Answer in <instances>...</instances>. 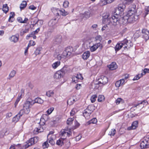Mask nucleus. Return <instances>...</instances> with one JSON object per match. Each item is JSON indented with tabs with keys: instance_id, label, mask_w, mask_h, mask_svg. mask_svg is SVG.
<instances>
[{
	"instance_id": "obj_1",
	"label": "nucleus",
	"mask_w": 149,
	"mask_h": 149,
	"mask_svg": "<svg viewBox=\"0 0 149 149\" xmlns=\"http://www.w3.org/2000/svg\"><path fill=\"white\" fill-rule=\"evenodd\" d=\"M111 19L113 22V25L115 26L118 24L125 25L127 22L134 23L138 19V16L132 15L129 16H121L119 15H117L113 16Z\"/></svg>"
},
{
	"instance_id": "obj_2",
	"label": "nucleus",
	"mask_w": 149,
	"mask_h": 149,
	"mask_svg": "<svg viewBox=\"0 0 149 149\" xmlns=\"http://www.w3.org/2000/svg\"><path fill=\"white\" fill-rule=\"evenodd\" d=\"M125 8V5L123 4H120L115 9V11L114 12L113 15H112L111 16L108 15V14L107 15L103 17L102 20L103 23H107L108 24L111 23L113 25V22L111 20L112 17L115 15L116 13L117 15H119L121 16L123 15V12Z\"/></svg>"
},
{
	"instance_id": "obj_3",
	"label": "nucleus",
	"mask_w": 149,
	"mask_h": 149,
	"mask_svg": "<svg viewBox=\"0 0 149 149\" xmlns=\"http://www.w3.org/2000/svg\"><path fill=\"white\" fill-rule=\"evenodd\" d=\"M45 116H43L42 118H41L40 120V122L39 123L40 124V126L36 128L33 131V133L34 134H37L38 133L43 131L45 129L46 126L45 125V123L44 122L43 120H45L44 118Z\"/></svg>"
},
{
	"instance_id": "obj_4",
	"label": "nucleus",
	"mask_w": 149,
	"mask_h": 149,
	"mask_svg": "<svg viewBox=\"0 0 149 149\" xmlns=\"http://www.w3.org/2000/svg\"><path fill=\"white\" fill-rule=\"evenodd\" d=\"M32 105V102L26 101L24 105L23 109L19 111L20 113L22 114V115L24 113L26 114H28L30 111V108Z\"/></svg>"
},
{
	"instance_id": "obj_5",
	"label": "nucleus",
	"mask_w": 149,
	"mask_h": 149,
	"mask_svg": "<svg viewBox=\"0 0 149 149\" xmlns=\"http://www.w3.org/2000/svg\"><path fill=\"white\" fill-rule=\"evenodd\" d=\"M72 134V132L70 129L67 128L62 130L60 132L61 137L64 139H65L67 136H70Z\"/></svg>"
},
{
	"instance_id": "obj_6",
	"label": "nucleus",
	"mask_w": 149,
	"mask_h": 149,
	"mask_svg": "<svg viewBox=\"0 0 149 149\" xmlns=\"http://www.w3.org/2000/svg\"><path fill=\"white\" fill-rule=\"evenodd\" d=\"M70 48H67L65 50L63 51L61 55H58L57 56V58L58 60H61L62 58L69 57L72 54L71 50H69Z\"/></svg>"
},
{
	"instance_id": "obj_7",
	"label": "nucleus",
	"mask_w": 149,
	"mask_h": 149,
	"mask_svg": "<svg viewBox=\"0 0 149 149\" xmlns=\"http://www.w3.org/2000/svg\"><path fill=\"white\" fill-rule=\"evenodd\" d=\"M93 107L92 106H89L86 109L84 110L83 114L86 118L87 119L89 118L90 115L93 111V109H91V108Z\"/></svg>"
},
{
	"instance_id": "obj_8",
	"label": "nucleus",
	"mask_w": 149,
	"mask_h": 149,
	"mask_svg": "<svg viewBox=\"0 0 149 149\" xmlns=\"http://www.w3.org/2000/svg\"><path fill=\"white\" fill-rule=\"evenodd\" d=\"M38 139L37 138L35 137L31 138L29 140L25 145V147L26 148H27L30 146L34 144L37 141Z\"/></svg>"
},
{
	"instance_id": "obj_9",
	"label": "nucleus",
	"mask_w": 149,
	"mask_h": 149,
	"mask_svg": "<svg viewBox=\"0 0 149 149\" xmlns=\"http://www.w3.org/2000/svg\"><path fill=\"white\" fill-rule=\"evenodd\" d=\"M122 41L123 46H124V49H128L132 46L133 45L132 43L131 40H128L127 39H125Z\"/></svg>"
},
{
	"instance_id": "obj_10",
	"label": "nucleus",
	"mask_w": 149,
	"mask_h": 149,
	"mask_svg": "<svg viewBox=\"0 0 149 149\" xmlns=\"http://www.w3.org/2000/svg\"><path fill=\"white\" fill-rule=\"evenodd\" d=\"M99 47L100 49H101L102 48V44L100 42L95 43L91 46L90 48V50L91 52H93L96 51Z\"/></svg>"
},
{
	"instance_id": "obj_11",
	"label": "nucleus",
	"mask_w": 149,
	"mask_h": 149,
	"mask_svg": "<svg viewBox=\"0 0 149 149\" xmlns=\"http://www.w3.org/2000/svg\"><path fill=\"white\" fill-rule=\"evenodd\" d=\"M136 6L134 4H133L131 7H130L128 13L125 16H131L133 15H135L134 14L136 12Z\"/></svg>"
},
{
	"instance_id": "obj_12",
	"label": "nucleus",
	"mask_w": 149,
	"mask_h": 149,
	"mask_svg": "<svg viewBox=\"0 0 149 149\" xmlns=\"http://www.w3.org/2000/svg\"><path fill=\"white\" fill-rule=\"evenodd\" d=\"M142 36L146 41L149 39V31L146 29H143L142 30Z\"/></svg>"
},
{
	"instance_id": "obj_13",
	"label": "nucleus",
	"mask_w": 149,
	"mask_h": 149,
	"mask_svg": "<svg viewBox=\"0 0 149 149\" xmlns=\"http://www.w3.org/2000/svg\"><path fill=\"white\" fill-rule=\"evenodd\" d=\"M57 22V21L56 18L51 19L49 22L48 25L53 29L56 28V26L55 25Z\"/></svg>"
},
{
	"instance_id": "obj_14",
	"label": "nucleus",
	"mask_w": 149,
	"mask_h": 149,
	"mask_svg": "<svg viewBox=\"0 0 149 149\" xmlns=\"http://www.w3.org/2000/svg\"><path fill=\"white\" fill-rule=\"evenodd\" d=\"M99 83L104 85L108 82V79L105 76H102L98 80Z\"/></svg>"
},
{
	"instance_id": "obj_15",
	"label": "nucleus",
	"mask_w": 149,
	"mask_h": 149,
	"mask_svg": "<svg viewBox=\"0 0 149 149\" xmlns=\"http://www.w3.org/2000/svg\"><path fill=\"white\" fill-rule=\"evenodd\" d=\"M148 141L146 139H145L140 144V147L141 148L143 149L148 148L149 145L148 144Z\"/></svg>"
},
{
	"instance_id": "obj_16",
	"label": "nucleus",
	"mask_w": 149,
	"mask_h": 149,
	"mask_svg": "<svg viewBox=\"0 0 149 149\" xmlns=\"http://www.w3.org/2000/svg\"><path fill=\"white\" fill-rule=\"evenodd\" d=\"M138 122L137 121H134L132 124L131 126L127 128L128 130H134L136 128L138 125Z\"/></svg>"
},
{
	"instance_id": "obj_17",
	"label": "nucleus",
	"mask_w": 149,
	"mask_h": 149,
	"mask_svg": "<svg viewBox=\"0 0 149 149\" xmlns=\"http://www.w3.org/2000/svg\"><path fill=\"white\" fill-rule=\"evenodd\" d=\"M19 39V36H17L15 35H13L9 38L10 40L14 43L17 42L18 41Z\"/></svg>"
},
{
	"instance_id": "obj_18",
	"label": "nucleus",
	"mask_w": 149,
	"mask_h": 149,
	"mask_svg": "<svg viewBox=\"0 0 149 149\" xmlns=\"http://www.w3.org/2000/svg\"><path fill=\"white\" fill-rule=\"evenodd\" d=\"M123 46V44L122 41L120 42H118L117 43L115 47V50L116 52L119 50Z\"/></svg>"
},
{
	"instance_id": "obj_19",
	"label": "nucleus",
	"mask_w": 149,
	"mask_h": 149,
	"mask_svg": "<svg viewBox=\"0 0 149 149\" xmlns=\"http://www.w3.org/2000/svg\"><path fill=\"white\" fill-rule=\"evenodd\" d=\"M108 67L110 70H113L117 68V66L115 62H113L110 65H108Z\"/></svg>"
},
{
	"instance_id": "obj_20",
	"label": "nucleus",
	"mask_w": 149,
	"mask_h": 149,
	"mask_svg": "<svg viewBox=\"0 0 149 149\" xmlns=\"http://www.w3.org/2000/svg\"><path fill=\"white\" fill-rule=\"evenodd\" d=\"M22 116V114H21L19 112L18 114L16 115L12 119V121L13 122L16 123L17 122L19 119H20V117Z\"/></svg>"
},
{
	"instance_id": "obj_21",
	"label": "nucleus",
	"mask_w": 149,
	"mask_h": 149,
	"mask_svg": "<svg viewBox=\"0 0 149 149\" xmlns=\"http://www.w3.org/2000/svg\"><path fill=\"white\" fill-rule=\"evenodd\" d=\"M63 76V74H61V72L58 71L55 73L54 75V77L56 79H58L62 77Z\"/></svg>"
},
{
	"instance_id": "obj_22",
	"label": "nucleus",
	"mask_w": 149,
	"mask_h": 149,
	"mask_svg": "<svg viewBox=\"0 0 149 149\" xmlns=\"http://www.w3.org/2000/svg\"><path fill=\"white\" fill-rule=\"evenodd\" d=\"M90 52L89 51L85 52L82 55V57L84 60L87 59L90 56Z\"/></svg>"
},
{
	"instance_id": "obj_23",
	"label": "nucleus",
	"mask_w": 149,
	"mask_h": 149,
	"mask_svg": "<svg viewBox=\"0 0 149 149\" xmlns=\"http://www.w3.org/2000/svg\"><path fill=\"white\" fill-rule=\"evenodd\" d=\"M55 137L54 135H52L50 137V138H47L49 140V143L51 144L52 145H54L55 143V142L54 140V138Z\"/></svg>"
},
{
	"instance_id": "obj_24",
	"label": "nucleus",
	"mask_w": 149,
	"mask_h": 149,
	"mask_svg": "<svg viewBox=\"0 0 149 149\" xmlns=\"http://www.w3.org/2000/svg\"><path fill=\"white\" fill-rule=\"evenodd\" d=\"M58 11L60 14L63 16H66L69 14L68 12L65 11V10L63 8H62L59 10H58Z\"/></svg>"
},
{
	"instance_id": "obj_25",
	"label": "nucleus",
	"mask_w": 149,
	"mask_h": 149,
	"mask_svg": "<svg viewBox=\"0 0 149 149\" xmlns=\"http://www.w3.org/2000/svg\"><path fill=\"white\" fill-rule=\"evenodd\" d=\"M43 102V100L41 98L39 97H38L36 98L34 100V102H32V105L35 103H36L40 104L42 103Z\"/></svg>"
},
{
	"instance_id": "obj_26",
	"label": "nucleus",
	"mask_w": 149,
	"mask_h": 149,
	"mask_svg": "<svg viewBox=\"0 0 149 149\" xmlns=\"http://www.w3.org/2000/svg\"><path fill=\"white\" fill-rule=\"evenodd\" d=\"M68 71V70L67 67L66 66H64L59 71H60L61 74H63V76L64 74L67 72Z\"/></svg>"
},
{
	"instance_id": "obj_27",
	"label": "nucleus",
	"mask_w": 149,
	"mask_h": 149,
	"mask_svg": "<svg viewBox=\"0 0 149 149\" xmlns=\"http://www.w3.org/2000/svg\"><path fill=\"white\" fill-rule=\"evenodd\" d=\"M64 140L61 137L60 139L57 141L56 144L59 146H62L63 144V141Z\"/></svg>"
},
{
	"instance_id": "obj_28",
	"label": "nucleus",
	"mask_w": 149,
	"mask_h": 149,
	"mask_svg": "<svg viewBox=\"0 0 149 149\" xmlns=\"http://www.w3.org/2000/svg\"><path fill=\"white\" fill-rule=\"evenodd\" d=\"M60 61H58L53 63L52 65V68L54 69H56L60 65Z\"/></svg>"
},
{
	"instance_id": "obj_29",
	"label": "nucleus",
	"mask_w": 149,
	"mask_h": 149,
	"mask_svg": "<svg viewBox=\"0 0 149 149\" xmlns=\"http://www.w3.org/2000/svg\"><path fill=\"white\" fill-rule=\"evenodd\" d=\"M7 4H3V6L2 10L5 13H6L8 10V7Z\"/></svg>"
},
{
	"instance_id": "obj_30",
	"label": "nucleus",
	"mask_w": 149,
	"mask_h": 149,
	"mask_svg": "<svg viewBox=\"0 0 149 149\" xmlns=\"http://www.w3.org/2000/svg\"><path fill=\"white\" fill-rule=\"evenodd\" d=\"M54 94V91L52 90H49L46 92V95L48 97H52Z\"/></svg>"
},
{
	"instance_id": "obj_31",
	"label": "nucleus",
	"mask_w": 149,
	"mask_h": 149,
	"mask_svg": "<svg viewBox=\"0 0 149 149\" xmlns=\"http://www.w3.org/2000/svg\"><path fill=\"white\" fill-rule=\"evenodd\" d=\"M99 4L100 6H103L108 3L107 0H100Z\"/></svg>"
},
{
	"instance_id": "obj_32",
	"label": "nucleus",
	"mask_w": 149,
	"mask_h": 149,
	"mask_svg": "<svg viewBox=\"0 0 149 149\" xmlns=\"http://www.w3.org/2000/svg\"><path fill=\"white\" fill-rule=\"evenodd\" d=\"M27 3L25 1H24L21 3L20 6V8L21 10L23 9L26 6Z\"/></svg>"
},
{
	"instance_id": "obj_33",
	"label": "nucleus",
	"mask_w": 149,
	"mask_h": 149,
	"mask_svg": "<svg viewBox=\"0 0 149 149\" xmlns=\"http://www.w3.org/2000/svg\"><path fill=\"white\" fill-rule=\"evenodd\" d=\"M75 102V99L73 98H70L68 100L67 102L68 104L69 103L70 105H71Z\"/></svg>"
},
{
	"instance_id": "obj_34",
	"label": "nucleus",
	"mask_w": 149,
	"mask_h": 149,
	"mask_svg": "<svg viewBox=\"0 0 149 149\" xmlns=\"http://www.w3.org/2000/svg\"><path fill=\"white\" fill-rule=\"evenodd\" d=\"M42 50V48L41 47H38L35 51L34 53L36 55L40 54V51Z\"/></svg>"
},
{
	"instance_id": "obj_35",
	"label": "nucleus",
	"mask_w": 149,
	"mask_h": 149,
	"mask_svg": "<svg viewBox=\"0 0 149 149\" xmlns=\"http://www.w3.org/2000/svg\"><path fill=\"white\" fill-rule=\"evenodd\" d=\"M143 75V73H141V74H139L134 77L133 80H137L142 77Z\"/></svg>"
},
{
	"instance_id": "obj_36",
	"label": "nucleus",
	"mask_w": 149,
	"mask_h": 149,
	"mask_svg": "<svg viewBox=\"0 0 149 149\" xmlns=\"http://www.w3.org/2000/svg\"><path fill=\"white\" fill-rule=\"evenodd\" d=\"M84 16L86 18L89 17L90 16V12L89 11L85 12L84 14Z\"/></svg>"
},
{
	"instance_id": "obj_37",
	"label": "nucleus",
	"mask_w": 149,
	"mask_h": 149,
	"mask_svg": "<svg viewBox=\"0 0 149 149\" xmlns=\"http://www.w3.org/2000/svg\"><path fill=\"white\" fill-rule=\"evenodd\" d=\"M97 97V96L96 95H93L91 98L90 100L92 103L94 102Z\"/></svg>"
},
{
	"instance_id": "obj_38",
	"label": "nucleus",
	"mask_w": 149,
	"mask_h": 149,
	"mask_svg": "<svg viewBox=\"0 0 149 149\" xmlns=\"http://www.w3.org/2000/svg\"><path fill=\"white\" fill-rule=\"evenodd\" d=\"M124 100L121 98H118L116 100V103L117 104H118L120 102L123 103L124 102Z\"/></svg>"
},
{
	"instance_id": "obj_39",
	"label": "nucleus",
	"mask_w": 149,
	"mask_h": 149,
	"mask_svg": "<svg viewBox=\"0 0 149 149\" xmlns=\"http://www.w3.org/2000/svg\"><path fill=\"white\" fill-rule=\"evenodd\" d=\"M104 97L103 95H99L98 96V101L99 102H101L104 100Z\"/></svg>"
},
{
	"instance_id": "obj_40",
	"label": "nucleus",
	"mask_w": 149,
	"mask_h": 149,
	"mask_svg": "<svg viewBox=\"0 0 149 149\" xmlns=\"http://www.w3.org/2000/svg\"><path fill=\"white\" fill-rule=\"evenodd\" d=\"M97 122V119L95 118H94L90 120L89 121L88 123L89 124L91 123L95 124Z\"/></svg>"
},
{
	"instance_id": "obj_41",
	"label": "nucleus",
	"mask_w": 149,
	"mask_h": 149,
	"mask_svg": "<svg viewBox=\"0 0 149 149\" xmlns=\"http://www.w3.org/2000/svg\"><path fill=\"white\" fill-rule=\"evenodd\" d=\"M102 40L101 36L100 35H98L96 36L95 38V40L96 41H99L100 43V41Z\"/></svg>"
},
{
	"instance_id": "obj_42",
	"label": "nucleus",
	"mask_w": 149,
	"mask_h": 149,
	"mask_svg": "<svg viewBox=\"0 0 149 149\" xmlns=\"http://www.w3.org/2000/svg\"><path fill=\"white\" fill-rule=\"evenodd\" d=\"M21 95H20L19 96H18L15 103V107H16L18 102H19L20 100L22 98Z\"/></svg>"
},
{
	"instance_id": "obj_43",
	"label": "nucleus",
	"mask_w": 149,
	"mask_h": 149,
	"mask_svg": "<svg viewBox=\"0 0 149 149\" xmlns=\"http://www.w3.org/2000/svg\"><path fill=\"white\" fill-rule=\"evenodd\" d=\"M116 130L115 129H112L111 131L109 133V134L111 136H113L116 134Z\"/></svg>"
},
{
	"instance_id": "obj_44",
	"label": "nucleus",
	"mask_w": 149,
	"mask_h": 149,
	"mask_svg": "<svg viewBox=\"0 0 149 149\" xmlns=\"http://www.w3.org/2000/svg\"><path fill=\"white\" fill-rule=\"evenodd\" d=\"M74 120V118H69L67 120V123L68 125H70L72 123V121Z\"/></svg>"
},
{
	"instance_id": "obj_45",
	"label": "nucleus",
	"mask_w": 149,
	"mask_h": 149,
	"mask_svg": "<svg viewBox=\"0 0 149 149\" xmlns=\"http://www.w3.org/2000/svg\"><path fill=\"white\" fill-rule=\"evenodd\" d=\"M16 74V72L15 70L11 71L9 74V76L11 78L13 77Z\"/></svg>"
},
{
	"instance_id": "obj_46",
	"label": "nucleus",
	"mask_w": 149,
	"mask_h": 149,
	"mask_svg": "<svg viewBox=\"0 0 149 149\" xmlns=\"http://www.w3.org/2000/svg\"><path fill=\"white\" fill-rule=\"evenodd\" d=\"M69 4V3L68 1H66L64 2L63 6L64 7L66 8L68 7Z\"/></svg>"
},
{
	"instance_id": "obj_47",
	"label": "nucleus",
	"mask_w": 149,
	"mask_h": 149,
	"mask_svg": "<svg viewBox=\"0 0 149 149\" xmlns=\"http://www.w3.org/2000/svg\"><path fill=\"white\" fill-rule=\"evenodd\" d=\"M72 81L76 83L78 82V79L76 76L72 77Z\"/></svg>"
},
{
	"instance_id": "obj_48",
	"label": "nucleus",
	"mask_w": 149,
	"mask_h": 149,
	"mask_svg": "<svg viewBox=\"0 0 149 149\" xmlns=\"http://www.w3.org/2000/svg\"><path fill=\"white\" fill-rule=\"evenodd\" d=\"M115 85L116 87H119L120 86H122L121 84V82H120L119 80L118 81L115 83Z\"/></svg>"
},
{
	"instance_id": "obj_49",
	"label": "nucleus",
	"mask_w": 149,
	"mask_h": 149,
	"mask_svg": "<svg viewBox=\"0 0 149 149\" xmlns=\"http://www.w3.org/2000/svg\"><path fill=\"white\" fill-rule=\"evenodd\" d=\"M55 40L58 43H60L61 41V36H59L58 38H56Z\"/></svg>"
},
{
	"instance_id": "obj_50",
	"label": "nucleus",
	"mask_w": 149,
	"mask_h": 149,
	"mask_svg": "<svg viewBox=\"0 0 149 149\" xmlns=\"http://www.w3.org/2000/svg\"><path fill=\"white\" fill-rule=\"evenodd\" d=\"M100 83H99V81L98 83L95 84H94L95 88V89H98L99 86H100Z\"/></svg>"
},
{
	"instance_id": "obj_51",
	"label": "nucleus",
	"mask_w": 149,
	"mask_h": 149,
	"mask_svg": "<svg viewBox=\"0 0 149 149\" xmlns=\"http://www.w3.org/2000/svg\"><path fill=\"white\" fill-rule=\"evenodd\" d=\"M35 44L36 43L34 41L31 40L29 41L28 44L31 46H34L35 45Z\"/></svg>"
},
{
	"instance_id": "obj_52",
	"label": "nucleus",
	"mask_w": 149,
	"mask_h": 149,
	"mask_svg": "<svg viewBox=\"0 0 149 149\" xmlns=\"http://www.w3.org/2000/svg\"><path fill=\"white\" fill-rule=\"evenodd\" d=\"M76 76L77 77L78 79H80L81 80H82L83 79V77L81 74H77Z\"/></svg>"
},
{
	"instance_id": "obj_53",
	"label": "nucleus",
	"mask_w": 149,
	"mask_h": 149,
	"mask_svg": "<svg viewBox=\"0 0 149 149\" xmlns=\"http://www.w3.org/2000/svg\"><path fill=\"white\" fill-rule=\"evenodd\" d=\"M54 108H51L50 109H49L47 111V113L49 114H50L52 112Z\"/></svg>"
},
{
	"instance_id": "obj_54",
	"label": "nucleus",
	"mask_w": 149,
	"mask_h": 149,
	"mask_svg": "<svg viewBox=\"0 0 149 149\" xmlns=\"http://www.w3.org/2000/svg\"><path fill=\"white\" fill-rule=\"evenodd\" d=\"M36 7L34 6L33 5H31L29 7V9H31L32 10H34L36 9Z\"/></svg>"
},
{
	"instance_id": "obj_55",
	"label": "nucleus",
	"mask_w": 149,
	"mask_h": 149,
	"mask_svg": "<svg viewBox=\"0 0 149 149\" xmlns=\"http://www.w3.org/2000/svg\"><path fill=\"white\" fill-rule=\"evenodd\" d=\"M48 145L47 142L46 141L43 143L42 146L44 148H45L48 147Z\"/></svg>"
},
{
	"instance_id": "obj_56",
	"label": "nucleus",
	"mask_w": 149,
	"mask_h": 149,
	"mask_svg": "<svg viewBox=\"0 0 149 149\" xmlns=\"http://www.w3.org/2000/svg\"><path fill=\"white\" fill-rule=\"evenodd\" d=\"M143 75L145 74L146 73H149V69L145 68L143 70Z\"/></svg>"
},
{
	"instance_id": "obj_57",
	"label": "nucleus",
	"mask_w": 149,
	"mask_h": 149,
	"mask_svg": "<svg viewBox=\"0 0 149 149\" xmlns=\"http://www.w3.org/2000/svg\"><path fill=\"white\" fill-rule=\"evenodd\" d=\"M123 79H124L125 80H126L129 77V75L128 74H126L123 75Z\"/></svg>"
},
{
	"instance_id": "obj_58",
	"label": "nucleus",
	"mask_w": 149,
	"mask_h": 149,
	"mask_svg": "<svg viewBox=\"0 0 149 149\" xmlns=\"http://www.w3.org/2000/svg\"><path fill=\"white\" fill-rule=\"evenodd\" d=\"M120 81V82H121V84H122V86L124 85L125 83V80L124 79H122L119 80Z\"/></svg>"
},
{
	"instance_id": "obj_59",
	"label": "nucleus",
	"mask_w": 149,
	"mask_h": 149,
	"mask_svg": "<svg viewBox=\"0 0 149 149\" xmlns=\"http://www.w3.org/2000/svg\"><path fill=\"white\" fill-rule=\"evenodd\" d=\"M81 138V135H79L76 137L75 140L76 141H78Z\"/></svg>"
},
{
	"instance_id": "obj_60",
	"label": "nucleus",
	"mask_w": 149,
	"mask_h": 149,
	"mask_svg": "<svg viewBox=\"0 0 149 149\" xmlns=\"http://www.w3.org/2000/svg\"><path fill=\"white\" fill-rule=\"evenodd\" d=\"M12 115V114L10 112L6 114V118H8L11 117Z\"/></svg>"
},
{
	"instance_id": "obj_61",
	"label": "nucleus",
	"mask_w": 149,
	"mask_h": 149,
	"mask_svg": "<svg viewBox=\"0 0 149 149\" xmlns=\"http://www.w3.org/2000/svg\"><path fill=\"white\" fill-rule=\"evenodd\" d=\"M17 19L18 22L21 23H22L23 20L22 17H17Z\"/></svg>"
},
{
	"instance_id": "obj_62",
	"label": "nucleus",
	"mask_w": 149,
	"mask_h": 149,
	"mask_svg": "<svg viewBox=\"0 0 149 149\" xmlns=\"http://www.w3.org/2000/svg\"><path fill=\"white\" fill-rule=\"evenodd\" d=\"M75 109H73L71 111V112H70V115L71 116H73L75 113Z\"/></svg>"
},
{
	"instance_id": "obj_63",
	"label": "nucleus",
	"mask_w": 149,
	"mask_h": 149,
	"mask_svg": "<svg viewBox=\"0 0 149 149\" xmlns=\"http://www.w3.org/2000/svg\"><path fill=\"white\" fill-rule=\"evenodd\" d=\"M34 34L35 33L34 32H32L31 33L27 35V36L28 38H29L30 37H32L34 35Z\"/></svg>"
},
{
	"instance_id": "obj_64",
	"label": "nucleus",
	"mask_w": 149,
	"mask_h": 149,
	"mask_svg": "<svg viewBox=\"0 0 149 149\" xmlns=\"http://www.w3.org/2000/svg\"><path fill=\"white\" fill-rule=\"evenodd\" d=\"M81 87V84H77L76 85L75 88L77 89H79Z\"/></svg>"
}]
</instances>
